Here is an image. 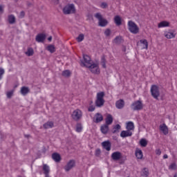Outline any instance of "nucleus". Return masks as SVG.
Returning <instances> with one entry per match:
<instances>
[{"label": "nucleus", "mask_w": 177, "mask_h": 177, "mask_svg": "<svg viewBox=\"0 0 177 177\" xmlns=\"http://www.w3.org/2000/svg\"><path fill=\"white\" fill-rule=\"evenodd\" d=\"M104 96L105 93L104 91H101L97 93L95 106L97 107H102L104 106Z\"/></svg>", "instance_id": "f257e3e1"}, {"label": "nucleus", "mask_w": 177, "mask_h": 177, "mask_svg": "<svg viewBox=\"0 0 177 177\" xmlns=\"http://www.w3.org/2000/svg\"><path fill=\"white\" fill-rule=\"evenodd\" d=\"M64 15H73L75 13V6L73 3L65 6L63 8Z\"/></svg>", "instance_id": "f03ea898"}, {"label": "nucleus", "mask_w": 177, "mask_h": 177, "mask_svg": "<svg viewBox=\"0 0 177 177\" xmlns=\"http://www.w3.org/2000/svg\"><path fill=\"white\" fill-rule=\"evenodd\" d=\"M128 28L131 34L139 33V26H138V25H136L133 21H128Z\"/></svg>", "instance_id": "7ed1b4c3"}, {"label": "nucleus", "mask_w": 177, "mask_h": 177, "mask_svg": "<svg viewBox=\"0 0 177 177\" xmlns=\"http://www.w3.org/2000/svg\"><path fill=\"white\" fill-rule=\"evenodd\" d=\"M131 109L133 111H139L140 110L143 109V103H142V101L137 100L132 103L131 105Z\"/></svg>", "instance_id": "20e7f679"}, {"label": "nucleus", "mask_w": 177, "mask_h": 177, "mask_svg": "<svg viewBox=\"0 0 177 177\" xmlns=\"http://www.w3.org/2000/svg\"><path fill=\"white\" fill-rule=\"evenodd\" d=\"M95 18L97 19V20L99 21V26L100 27H106V26L109 24V21H107L106 19H103V17L102 16L101 13H96L95 15Z\"/></svg>", "instance_id": "39448f33"}, {"label": "nucleus", "mask_w": 177, "mask_h": 177, "mask_svg": "<svg viewBox=\"0 0 177 177\" xmlns=\"http://www.w3.org/2000/svg\"><path fill=\"white\" fill-rule=\"evenodd\" d=\"M151 96L153 97V99L158 100V97H160V89L157 85L153 84L151 86Z\"/></svg>", "instance_id": "423d86ee"}, {"label": "nucleus", "mask_w": 177, "mask_h": 177, "mask_svg": "<svg viewBox=\"0 0 177 177\" xmlns=\"http://www.w3.org/2000/svg\"><path fill=\"white\" fill-rule=\"evenodd\" d=\"M87 68L93 73V74H100V70L99 69V64H91L88 66Z\"/></svg>", "instance_id": "0eeeda50"}, {"label": "nucleus", "mask_w": 177, "mask_h": 177, "mask_svg": "<svg viewBox=\"0 0 177 177\" xmlns=\"http://www.w3.org/2000/svg\"><path fill=\"white\" fill-rule=\"evenodd\" d=\"M92 60H91V57L87 55H83V60L81 61V66L82 67H87L88 65L92 64Z\"/></svg>", "instance_id": "6e6552de"}, {"label": "nucleus", "mask_w": 177, "mask_h": 177, "mask_svg": "<svg viewBox=\"0 0 177 177\" xmlns=\"http://www.w3.org/2000/svg\"><path fill=\"white\" fill-rule=\"evenodd\" d=\"M72 118L75 121H80L82 118V111L80 109L75 110L72 113Z\"/></svg>", "instance_id": "1a4fd4ad"}, {"label": "nucleus", "mask_w": 177, "mask_h": 177, "mask_svg": "<svg viewBox=\"0 0 177 177\" xmlns=\"http://www.w3.org/2000/svg\"><path fill=\"white\" fill-rule=\"evenodd\" d=\"M74 167H75V160H71L68 161V162L64 167V169L66 172H68V171H71V169H73V168H74Z\"/></svg>", "instance_id": "9d476101"}, {"label": "nucleus", "mask_w": 177, "mask_h": 177, "mask_svg": "<svg viewBox=\"0 0 177 177\" xmlns=\"http://www.w3.org/2000/svg\"><path fill=\"white\" fill-rule=\"evenodd\" d=\"M111 158L114 161H118L119 160H121V158H122V154L120 151L113 152L111 154Z\"/></svg>", "instance_id": "9b49d317"}, {"label": "nucleus", "mask_w": 177, "mask_h": 177, "mask_svg": "<svg viewBox=\"0 0 177 177\" xmlns=\"http://www.w3.org/2000/svg\"><path fill=\"white\" fill-rule=\"evenodd\" d=\"M46 39V35L44 33H39L36 36L35 41L36 42H44Z\"/></svg>", "instance_id": "f8f14e48"}, {"label": "nucleus", "mask_w": 177, "mask_h": 177, "mask_svg": "<svg viewBox=\"0 0 177 177\" xmlns=\"http://www.w3.org/2000/svg\"><path fill=\"white\" fill-rule=\"evenodd\" d=\"M43 172L45 175V177H49V173L50 172V168L46 164H43L42 167Z\"/></svg>", "instance_id": "ddd939ff"}, {"label": "nucleus", "mask_w": 177, "mask_h": 177, "mask_svg": "<svg viewBox=\"0 0 177 177\" xmlns=\"http://www.w3.org/2000/svg\"><path fill=\"white\" fill-rule=\"evenodd\" d=\"M102 145V147H104L106 151H110L111 150V142H110V141H104Z\"/></svg>", "instance_id": "4468645a"}, {"label": "nucleus", "mask_w": 177, "mask_h": 177, "mask_svg": "<svg viewBox=\"0 0 177 177\" xmlns=\"http://www.w3.org/2000/svg\"><path fill=\"white\" fill-rule=\"evenodd\" d=\"M52 158L55 162H60V161H62V156L59 153H53L52 154Z\"/></svg>", "instance_id": "2eb2a0df"}, {"label": "nucleus", "mask_w": 177, "mask_h": 177, "mask_svg": "<svg viewBox=\"0 0 177 177\" xmlns=\"http://www.w3.org/2000/svg\"><path fill=\"white\" fill-rule=\"evenodd\" d=\"M121 138H128L132 136V131L129 130L122 131L120 133Z\"/></svg>", "instance_id": "dca6fc26"}, {"label": "nucleus", "mask_w": 177, "mask_h": 177, "mask_svg": "<svg viewBox=\"0 0 177 177\" xmlns=\"http://www.w3.org/2000/svg\"><path fill=\"white\" fill-rule=\"evenodd\" d=\"M124 106H125V102H124V100H119L115 103V106L117 109H124Z\"/></svg>", "instance_id": "f3484780"}, {"label": "nucleus", "mask_w": 177, "mask_h": 177, "mask_svg": "<svg viewBox=\"0 0 177 177\" xmlns=\"http://www.w3.org/2000/svg\"><path fill=\"white\" fill-rule=\"evenodd\" d=\"M113 116L111 114H108L105 119V124L106 125H111L113 124Z\"/></svg>", "instance_id": "a211bd4d"}, {"label": "nucleus", "mask_w": 177, "mask_h": 177, "mask_svg": "<svg viewBox=\"0 0 177 177\" xmlns=\"http://www.w3.org/2000/svg\"><path fill=\"white\" fill-rule=\"evenodd\" d=\"M176 34L174 33V30L171 32H165V37L167 38V39H171L172 38H175Z\"/></svg>", "instance_id": "6ab92c4d"}, {"label": "nucleus", "mask_w": 177, "mask_h": 177, "mask_svg": "<svg viewBox=\"0 0 177 177\" xmlns=\"http://www.w3.org/2000/svg\"><path fill=\"white\" fill-rule=\"evenodd\" d=\"M53 127H55V124L52 121H48L43 125L44 129H49L50 128H53Z\"/></svg>", "instance_id": "aec40b11"}, {"label": "nucleus", "mask_w": 177, "mask_h": 177, "mask_svg": "<svg viewBox=\"0 0 177 177\" xmlns=\"http://www.w3.org/2000/svg\"><path fill=\"white\" fill-rule=\"evenodd\" d=\"M160 129L164 133V135H168V127H167V124L163 123L160 126Z\"/></svg>", "instance_id": "412c9836"}, {"label": "nucleus", "mask_w": 177, "mask_h": 177, "mask_svg": "<svg viewBox=\"0 0 177 177\" xmlns=\"http://www.w3.org/2000/svg\"><path fill=\"white\" fill-rule=\"evenodd\" d=\"M21 93L23 96H26V95L30 93V88L27 86H22L21 88Z\"/></svg>", "instance_id": "4be33fe9"}, {"label": "nucleus", "mask_w": 177, "mask_h": 177, "mask_svg": "<svg viewBox=\"0 0 177 177\" xmlns=\"http://www.w3.org/2000/svg\"><path fill=\"white\" fill-rule=\"evenodd\" d=\"M100 131L102 133H104V135L107 134V132H109V125L108 124H103L101 126Z\"/></svg>", "instance_id": "5701e85b"}, {"label": "nucleus", "mask_w": 177, "mask_h": 177, "mask_svg": "<svg viewBox=\"0 0 177 177\" xmlns=\"http://www.w3.org/2000/svg\"><path fill=\"white\" fill-rule=\"evenodd\" d=\"M158 28H162V27H169V22L162 21L158 24Z\"/></svg>", "instance_id": "b1692460"}, {"label": "nucleus", "mask_w": 177, "mask_h": 177, "mask_svg": "<svg viewBox=\"0 0 177 177\" xmlns=\"http://www.w3.org/2000/svg\"><path fill=\"white\" fill-rule=\"evenodd\" d=\"M103 120V115L102 114L97 113L95 114V121L96 124H98V122H102V120Z\"/></svg>", "instance_id": "393cba45"}, {"label": "nucleus", "mask_w": 177, "mask_h": 177, "mask_svg": "<svg viewBox=\"0 0 177 177\" xmlns=\"http://www.w3.org/2000/svg\"><path fill=\"white\" fill-rule=\"evenodd\" d=\"M127 131H133V129H135V125L133 124V123L132 122H129L127 124V127H126Z\"/></svg>", "instance_id": "a878e982"}, {"label": "nucleus", "mask_w": 177, "mask_h": 177, "mask_svg": "<svg viewBox=\"0 0 177 177\" xmlns=\"http://www.w3.org/2000/svg\"><path fill=\"white\" fill-rule=\"evenodd\" d=\"M8 23L10 24H15L16 23V17H15V15H10L8 16Z\"/></svg>", "instance_id": "bb28decb"}, {"label": "nucleus", "mask_w": 177, "mask_h": 177, "mask_svg": "<svg viewBox=\"0 0 177 177\" xmlns=\"http://www.w3.org/2000/svg\"><path fill=\"white\" fill-rule=\"evenodd\" d=\"M140 44H142V49H148L149 48V42H147V39H141L140 40Z\"/></svg>", "instance_id": "cd10ccee"}, {"label": "nucleus", "mask_w": 177, "mask_h": 177, "mask_svg": "<svg viewBox=\"0 0 177 177\" xmlns=\"http://www.w3.org/2000/svg\"><path fill=\"white\" fill-rule=\"evenodd\" d=\"M114 21L117 26H121V24H122V22L121 21V17H120V15H116L114 17Z\"/></svg>", "instance_id": "c85d7f7f"}, {"label": "nucleus", "mask_w": 177, "mask_h": 177, "mask_svg": "<svg viewBox=\"0 0 177 177\" xmlns=\"http://www.w3.org/2000/svg\"><path fill=\"white\" fill-rule=\"evenodd\" d=\"M136 156L138 160H142L143 158V152H142V150L138 149L136 151Z\"/></svg>", "instance_id": "c756f323"}, {"label": "nucleus", "mask_w": 177, "mask_h": 177, "mask_svg": "<svg viewBox=\"0 0 177 177\" xmlns=\"http://www.w3.org/2000/svg\"><path fill=\"white\" fill-rule=\"evenodd\" d=\"M120 129H121V126L120 124H116L113 126V128L112 129V133H118V132H120Z\"/></svg>", "instance_id": "7c9ffc66"}, {"label": "nucleus", "mask_w": 177, "mask_h": 177, "mask_svg": "<svg viewBox=\"0 0 177 177\" xmlns=\"http://www.w3.org/2000/svg\"><path fill=\"white\" fill-rule=\"evenodd\" d=\"M46 49L48 50L50 53H55V46L50 44L46 47Z\"/></svg>", "instance_id": "2f4dec72"}, {"label": "nucleus", "mask_w": 177, "mask_h": 177, "mask_svg": "<svg viewBox=\"0 0 177 177\" xmlns=\"http://www.w3.org/2000/svg\"><path fill=\"white\" fill-rule=\"evenodd\" d=\"M62 76L65 78H68L71 76V72L69 70H66L62 72Z\"/></svg>", "instance_id": "473e14b6"}, {"label": "nucleus", "mask_w": 177, "mask_h": 177, "mask_svg": "<svg viewBox=\"0 0 177 177\" xmlns=\"http://www.w3.org/2000/svg\"><path fill=\"white\" fill-rule=\"evenodd\" d=\"M114 44H116V45H120L121 42H122V39L120 36H117L114 40H113Z\"/></svg>", "instance_id": "72a5a7b5"}, {"label": "nucleus", "mask_w": 177, "mask_h": 177, "mask_svg": "<svg viewBox=\"0 0 177 177\" xmlns=\"http://www.w3.org/2000/svg\"><path fill=\"white\" fill-rule=\"evenodd\" d=\"M25 53L26 56H32L34 55V49L32 48H28Z\"/></svg>", "instance_id": "f704fd0d"}, {"label": "nucleus", "mask_w": 177, "mask_h": 177, "mask_svg": "<svg viewBox=\"0 0 177 177\" xmlns=\"http://www.w3.org/2000/svg\"><path fill=\"white\" fill-rule=\"evenodd\" d=\"M101 64L103 68H106V56L102 55L101 57Z\"/></svg>", "instance_id": "c9c22d12"}, {"label": "nucleus", "mask_w": 177, "mask_h": 177, "mask_svg": "<svg viewBox=\"0 0 177 177\" xmlns=\"http://www.w3.org/2000/svg\"><path fill=\"white\" fill-rule=\"evenodd\" d=\"M140 144L142 147H146L147 146V141L146 140V139L142 138L140 140Z\"/></svg>", "instance_id": "e433bc0d"}, {"label": "nucleus", "mask_w": 177, "mask_h": 177, "mask_svg": "<svg viewBox=\"0 0 177 177\" xmlns=\"http://www.w3.org/2000/svg\"><path fill=\"white\" fill-rule=\"evenodd\" d=\"M76 132H82V124H81V123L76 124Z\"/></svg>", "instance_id": "4c0bfd02"}, {"label": "nucleus", "mask_w": 177, "mask_h": 177, "mask_svg": "<svg viewBox=\"0 0 177 177\" xmlns=\"http://www.w3.org/2000/svg\"><path fill=\"white\" fill-rule=\"evenodd\" d=\"M85 38L84 34H80L79 36L76 38L77 42H82L84 41V39Z\"/></svg>", "instance_id": "58836bf2"}, {"label": "nucleus", "mask_w": 177, "mask_h": 177, "mask_svg": "<svg viewBox=\"0 0 177 177\" xmlns=\"http://www.w3.org/2000/svg\"><path fill=\"white\" fill-rule=\"evenodd\" d=\"M142 176L147 177L149 176V169L144 168L142 173Z\"/></svg>", "instance_id": "ea45409f"}, {"label": "nucleus", "mask_w": 177, "mask_h": 177, "mask_svg": "<svg viewBox=\"0 0 177 177\" xmlns=\"http://www.w3.org/2000/svg\"><path fill=\"white\" fill-rule=\"evenodd\" d=\"M169 169H171L172 171H175L177 169L176 163L173 162L169 166Z\"/></svg>", "instance_id": "a19ab883"}, {"label": "nucleus", "mask_w": 177, "mask_h": 177, "mask_svg": "<svg viewBox=\"0 0 177 177\" xmlns=\"http://www.w3.org/2000/svg\"><path fill=\"white\" fill-rule=\"evenodd\" d=\"M15 91L14 90H12V91H8L7 92V97L8 99H10L12 97V96H13V93H14Z\"/></svg>", "instance_id": "79ce46f5"}, {"label": "nucleus", "mask_w": 177, "mask_h": 177, "mask_svg": "<svg viewBox=\"0 0 177 177\" xmlns=\"http://www.w3.org/2000/svg\"><path fill=\"white\" fill-rule=\"evenodd\" d=\"M108 6H109V5L106 2H102L100 4V8H102V9H106V8H108Z\"/></svg>", "instance_id": "37998d69"}, {"label": "nucleus", "mask_w": 177, "mask_h": 177, "mask_svg": "<svg viewBox=\"0 0 177 177\" xmlns=\"http://www.w3.org/2000/svg\"><path fill=\"white\" fill-rule=\"evenodd\" d=\"M111 34V30L110 29H106L104 31V35H106V37H110Z\"/></svg>", "instance_id": "c03bdc74"}, {"label": "nucleus", "mask_w": 177, "mask_h": 177, "mask_svg": "<svg viewBox=\"0 0 177 177\" xmlns=\"http://www.w3.org/2000/svg\"><path fill=\"white\" fill-rule=\"evenodd\" d=\"M5 74V70L3 68H0V80H2V76Z\"/></svg>", "instance_id": "a18cd8bd"}, {"label": "nucleus", "mask_w": 177, "mask_h": 177, "mask_svg": "<svg viewBox=\"0 0 177 177\" xmlns=\"http://www.w3.org/2000/svg\"><path fill=\"white\" fill-rule=\"evenodd\" d=\"M155 153L156 156H161V149H156Z\"/></svg>", "instance_id": "49530a36"}, {"label": "nucleus", "mask_w": 177, "mask_h": 177, "mask_svg": "<svg viewBox=\"0 0 177 177\" xmlns=\"http://www.w3.org/2000/svg\"><path fill=\"white\" fill-rule=\"evenodd\" d=\"M88 111H95V106H90L89 107H88Z\"/></svg>", "instance_id": "de8ad7c7"}, {"label": "nucleus", "mask_w": 177, "mask_h": 177, "mask_svg": "<svg viewBox=\"0 0 177 177\" xmlns=\"http://www.w3.org/2000/svg\"><path fill=\"white\" fill-rule=\"evenodd\" d=\"M25 15H26V13L24 12V11H21L20 12V17H21V19H23V17H24Z\"/></svg>", "instance_id": "09e8293b"}, {"label": "nucleus", "mask_w": 177, "mask_h": 177, "mask_svg": "<svg viewBox=\"0 0 177 177\" xmlns=\"http://www.w3.org/2000/svg\"><path fill=\"white\" fill-rule=\"evenodd\" d=\"M3 13V6L0 5V15Z\"/></svg>", "instance_id": "8fccbe9b"}, {"label": "nucleus", "mask_w": 177, "mask_h": 177, "mask_svg": "<svg viewBox=\"0 0 177 177\" xmlns=\"http://www.w3.org/2000/svg\"><path fill=\"white\" fill-rule=\"evenodd\" d=\"M99 154H100V149H96V151H95V155L99 156Z\"/></svg>", "instance_id": "3c124183"}, {"label": "nucleus", "mask_w": 177, "mask_h": 177, "mask_svg": "<svg viewBox=\"0 0 177 177\" xmlns=\"http://www.w3.org/2000/svg\"><path fill=\"white\" fill-rule=\"evenodd\" d=\"M122 50V52H127V47L125 46H123Z\"/></svg>", "instance_id": "603ef678"}, {"label": "nucleus", "mask_w": 177, "mask_h": 177, "mask_svg": "<svg viewBox=\"0 0 177 177\" xmlns=\"http://www.w3.org/2000/svg\"><path fill=\"white\" fill-rule=\"evenodd\" d=\"M163 158H164V159L168 158V155L165 154V155L163 156Z\"/></svg>", "instance_id": "864d4df0"}, {"label": "nucleus", "mask_w": 177, "mask_h": 177, "mask_svg": "<svg viewBox=\"0 0 177 177\" xmlns=\"http://www.w3.org/2000/svg\"><path fill=\"white\" fill-rule=\"evenodd\" d=\"M48 41H49L50 42V41H52V36H50L48 38Z\"/></svg>", "instance_id": "5fc2aeb1"}, {"label": "nucleus", "mask_w": 177, "mask_h": 177, "mask_svg": "<svg viewBox=\"0 0 177 177\" xmlns=\"http://www.w3.org/2000/svg\"><path fill=\"white\" fill-rule=\"evenodd\" d=\"M27 5H28V6H29V7L32 6V4L31 3H29V2L27 3Z\"/></svg>", "instance_id": "6e6d98bb"}, {"label": "nucleus", "mask_w": 177, "mask_h": 177, "mask_svg": "<svg viewBox=\"0 0 177 177\" xmlns=\"http://www.w3.org/2000/svg\"><path fill=\"white\" fill-rule=\"evenodd\" d=\"M25 138H30V135H25Z\"/></svg>", "instance_id": "4d7b16f0"}, {"label": "nucleus", "mask_w": 177, "mask_h": 177, "mask_svg": "<svg viewBox=\"0 0 177 177\" xmlns=\"http://www.w3.org/2000/svg\"><path fill=\"white\" fill-rule=\"evenodd\" d=\"M174 177H177V174H176L174 176Z\"/></svg>", "instance_id": "13d9d810"}, {"label": "nucleus", "mask_w": 177, "mask_h": 177, "mask_svg": "<svg viewBox=\"0 0 177 177\" xmlns=\"http://www.w3.org/2000/svg\"><path fill=\"white\" fill-rule=\"evenodd\" d=\"M58 2H59V0H57V3H58Z\"/></svg>", "instance_id": "bf43d9fd"}, {"label": "nucleus", "mask_w": 177, "mask_h": 177, "mask_svg": "<svg viewBox=\"0 0 177 177\" xmlns=\"http://www.w3.org/2000/svg\"><path fill=\"white\" fill-rule=\"evenodd\" d=\"M124 160H127V157H124Z\"/></svg>", "instance_id": "052dcab7"}, {"label": "nucleus", "mask_w": 177, "mask_h": 177, "mask_svg": "<svg viewBox=\"0 0 177 177\" xmlns=\"http://www.w3.org/2000/svg\"><path fill=\"white\" fill-rule=\"evenodd\" d=\"M15 2H17V0H15Z\"/></svg>", "instance_id": "680f3d73"}, {"label": "nucleus", "mask_w": 177, "mask_h": 177, "mask_svg": "<svg viewBox=\"0 0 177 177\" xmlns=\"http://www.w3.org/2000/svg\"><path fill=\"white\" fill-rule=\"evenodd\" d=\"M18 177H21V176H19Z\"/></svg>", "instance_id": "e2e57ef3"}]
</instances>
